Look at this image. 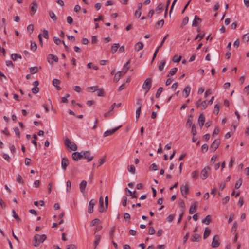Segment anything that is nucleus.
<instances>
[{"instance_id":"c85d7f7f","label":"nucleus","mask_w":249,"mask_h":249,"mask_svg":"<svg viewBox=\"0 0 249 249\" xmlns=\"http://www.w3.org/2000/svg\"><path fill=\"white\" fill-rule=\"evenodd\" d=\"M164 23V21L163 19L158 21L156 24V27L157 28H161Z\"/></svg>"},{"instance_id":"774afa93","label":"nucleus","mask_w":249,"mask_h":249,"mask_svg":"<svg viewBox=\"0 0 249 249\" xmlns=\"http://www.w3.org/2000/svg\"><path fill=\"white\" fill-rule=\"evenodd\" d=\"M76 247L75 245L71 244L68 246L67 249H76Z\"/></svg>"},{"instance_id":"72a5a7b5","label":"nucleus","mask_w":249,"mask_h":249,"mask_svg":"<svg viewBox=\"0 0 249 249\" xmlns=\"http://www.w3.org/2000/svg\"><path fill=\"white\" fill-rule=\"evenodd\" d=\"M219 109H220V104H217L214 107L213 113L215 114V115L218 114V113H219Z\"/></svg>"},{"instance_id":"423d86ee","label":"nucleus","mask_w":249,"mask_h":249,"mask_svg":"<svg viewBox=\"0 0 249 249\" xmlns=\"http://www.w3.org/2000/svg\"><path fill=\"white\" fill-rule=\"evenodd\" d=\"M83 158L86 159L88 162H89L93 160L94 156L91 155L90 152L87 151L83 152Z\"/></svg>"},{"instance_id":"aec40b11","label":"nucleus","mask_w":249,"mask_h":249,"mask_svg":"<svg viewBox=\"0 0 249 249\" xmlns=\"http://www.w3.org/2000/svg\"><path fill=\"white\" fill-rule=\"evenodd\" d=\"M32 6H31V12H32L31 14H34L37 10V4L36 1H33L32 3Z\"/></svg>"},{"instance_id":"9d476101","label":"nucleus","mask_w":249,"mask_h":249,"mask_svg":"<svg viewBox=\"0 0 249 249\" xmlns=\"http://www.w3.org/2000/svg\"><path fill=\"white\" fill-rule=\"evenodd\" d=\"M47 60L50 64H53V61L56 62H58V58L56 55L50 54L48 55Z\"/></svg>"},{"instance_id":"e433bc0d","label":"nucleus","mask_w":249,"mask_h":249,"mask_svg":"<svg viewBox=\"0 0 249 249\" xmlns=\"http://www.w3.org/2000/svg\"><path fill=\"white\" fill-rule=\"evenodd\" d=\"M97 95L98 96L103 97L104 96L105 93L103 89H98L97 90Z\"/></svg>"},{"instance_id":"7c9ffc66","label":"nucleus","mask_w":249,"mask_h":249,"mask_svg":"<svg viewBox=\"0 0 249 249\" xmlns=\"http://www.w3.org/2000/svg\"><path fill=\"white\" fill-rule=\"evenodd\" d=\"M163 5L162 4H159L158 5V6L156 8V9H155V11L157 13H160L163 10Z\"/></svg>"},{"instance_id":"4d7b16f0","label":"nucleus","mask_w":249,"mask_h":249,"mask_svg":"<svg viewBox=\"0 0 249 249\" xmlns=\"http://www.w3.org/2000/svg\"><path fill=\"white\" fill-rule=\"evenodd\" d=\"M229 199H230V197H229V196H225L224 198H223L222 199V203L223 204H227L229 202Z\"/></svg>"},{"instance_id":"5fc2aeb1","label":"nucleus","mask_w":249,"mask_h":249,"mask_svg":"<svg viewBox=\"0 0 249 249\" xmlns=\"http://www.w3.org/2000/svg\"><path fill=\"white\" fill-rule=\"evenodd\" d=\"M208 103L206 101H203L201 103V106L202 107L201 109H205L207 107Z\"/></svg>"},{"instance_id":"6e6552de","label":"nucleus","mask_w":249,"mask_h":249,"mask_svg":"<svg viewBox=\"0 0 249 249\" xmlns=\"http://www.w3.org/2000/svg\"><path fill=\"white\" fill-rule=\"evenodd\" d=\"M121 127V125L117 127L116 128H115L111 130H107L104 133L103 136L104 137H107L108 136L112 135L113 134H114L117 130H118L120 127Z\"/></svg>"},{"instance_id":"bb28decb","label":"nucleus","mask_w":249,"mask_h":249,"mask_svg":"<svg viewBox=\"0 0 249 249\" xmlns=\"http://www.w3.org/2000/svg\"><path fill=\"white\" fill-rule=\"evenodd\" d=\"M190 91H191V88L189 86H188L184 89V90L183 91V94H184L185 93L186 94L185 97H187L189 96V95L190 93Z\"/></svg>"},{"instance_id":"f257e3e1","label":"nucleus","mask_w":249,"mask_h":249,"mask_svg":"<svg viewBox=\"0 0 249 249\" xmlns=\"http://www.w3.org/2000/svg\"><path fill=\"white\" fill-rule=\"evenodd\" d=\"M46 239L45 234H36L34 237V245L36 247L38 246L40 244L43 243Z\"/></svg>"},{"instance_id":"f03ea898","label":"nucleus","mask_w":249,"mask_h":249,"mask_svg":"<svg viewBox=\"0 0 249 249\" xmlns=\"http://www.w3.org/2000/svg\"><path fill=\"white\" fill-rule=\"evenodd\" d=\"M152 86L151 78H147L144 82L142 85V89L145 90V94H146L150 89Z\"/></svg>"},{"instance_id":"0e129e2a","label":"nucleus","mask_w":249,"mask_h":249,"mask_svg":"<svg viewBox=\"0 0 249 249\" xmlns=\"http://www.w3.org/2000/svg\"><path fill=\"white\" fill-rule=\"evenodd\" d=\"M53 40L55 43L57 45L60 44L61 42V40L59 38H57L56 37H54Z\"/></svg>"},{"instance_id":"13d9d810","label":"nucleus","mask_w":249,"mask_h":249,"mask_svg":"<svg viewBox=\"0 0 249 249\" xmlns=\"http://www.w3.org/2000/svg\"><path fill=\"white\" fill-rule=\"evenodd\" d=\"M192 117L191 116H189L188 118V119H187V121L186 122V125L190 126L192 124Z\"/></svg>"},{"instance_id":"7ed1b4c3","label":"nucleus","mask_w":249,"mask_h":249,"mask_svg":"<svg viewBox=\"0 0 249 249\" xmlns=\"http://www.w3.org/2000/svg\"><path fill=\"white\" fill-rule=\"evenodd\" d=\"M64 143L68 148H70L72 151H75L77 149V146L76 143L71 142L68 138L65 139Z\"/></svg>"},{"instance_id":"c9c22d12","label":"nucleus","mask_w":249,"mask_h":249,"mask_svg":"<svg viewBox=\"0 0 249 249\" xmlns=\"http://www.w3.org/2000/svg\"><path fill=\"white\" fill-rule=\"evenodd\" d=\"M177 71H178V68L176 67L170 70L169 73L167 75V77H169L170 75H174L177 72Z\"/></svg>"},{"instance_id":"f8f14e48","label":"nucleus","mask_w":249,"mask_h":249,"mask_svg":"<svg viewBox=\"0 0 249 249\" xmlns=\"http://www.w3.org/2000/svg\"><path fill=\"white\" fill-rule=\"evenodd\" d=\"M126 73V71H118L117 72L114 77L113 81L115 82H117L119 79H120L121 77L124 75Z\"/></svg>"},{"instance_id":"ddd939ff","label":"nucleus","mask_w":249,"mask_h":249,"mask_svg":"<svg viewBox=\"0 0 249 249\" xmlns=\"http://www.w3.org/2000/svg\"><path fill=\"white\" fill-rule=\"evenodd\" d=\"M69 164V160L65 158H62L61 160V166L63 170L65 171L67 166Z\"/></svg>"},{"instance_id":"b1692460","label":"nucleus","mask_w":249,"mask_h":249,"mask_svg":"<svg viewBox=\"0 0 249 249\" xmlns=\"http://www.w3.org/2000/svg\"><path fill=\"white\" fill-rule=\"evenodd\" d=\"M200 236L198 234H195L191 238V241L192 242L198 241Z\"/></svg>"},{"instance_id":"412c9836","label":"nucleus","mask_w":249,"mask_h":249,"mask_svg":"<svg viewBox=\"0 0 249 249\" xmlns=\"http://www.w3.org/2000/svg\"><path fill=\"white\" fill-rule=\"evenodd\" d=\"M60 83V81L57 79H53V85L56 87V89L57 90H60L61 88L58 86V85Z\"/></svg>"},{"instance_id":"58836bf2","label":"nucleus","mask_w":249,"mask_h":249,"mask_svg":"<svg viewBox=\"0 0 249 249\" xmlns=\"http://www.w3.org/2000/svg\"><path fill=\"white\" fill-rule=\"evenodd\" d=\"M115 227L114 226H113L111 228L110 231H109V236L111 239L113 238L114 233L115 232Z\"/></svg>"},{"instance_id":"0eeeda50","label":"nucleus","mask_w":249,"mask_h":249,"mask_svg":"<svg viewBox=\"0 0 249 249\" xmlns=\"http://www.w3.org/2000/svg\"><path fill=\"white\" fill-rule=\"evenodd\" d=\"M220 143V141L218 139L215 140L211 144L210 146V149L213 151L214 152L218 147Z\"/></svg>"},{"instance_id":"a211bd4d","label":"nucleus","mask_w":249,"mask_h":249,"mask_svg":"<svg viewBox=\"0 0 249 249\" xmlns=\"http://www.w3.org/2000/svg\"><path fill=\"white\" fill-rule=\"evenodd\" d=\"M87 181L85 180H83L80 184L79 188L81 193H84L85 192V190L87 186Z\"/></svg>"},{"instance_id":"c03bdc74","label":"nucleus","mask_w":249,"mask_h":249,"mask_svg":"<svg viewBox=\"0 0 249 249\" xmlns=\"http://www.w3.org/2000/svg\"><path fill=\"white\" fill-rule=\"evenodd\" d=\"M12 212L13 214V217L18 221H20V218L18 216V215L16 213L15 211L14 210H13L12 211Z\"/></svg>"},{"instance_id":"1a4fd4ad","label":"nucleus","mask_w":249,"mask_h":249,"mask_svg":"<svg viewBox=\"0 0 249 249\" xmlns=\"http://www.w3.org/2000/svg\"><path fill=\"white\" fill-rule=\"evenodd\" d=\"M96 203V201L94 199H91L89 204L88 212L89 213H92L93 212L94 206Z\"/></svg>"},{"instance_id":"20e7f679","label":"nucleus","mask_w":249,"mask_h":249,"mask_svg":"<svg viewBox=\"0 0 249 249\" xmlns=\"http://www.w3.org/2000/svg\"><path fill=\"white\" fill-rule=\"evenodd\" d=\"M211 170V167L209 166L205 167L203 168L200 174V178L202 179H206L209 176V172Z\"/></svg>"},{"instance_id":"052dcab7","label":"nucleus","mask_w":249,"mask_h":249,"mask_svg":"<svg viewBox=\"0 0 249 249\" xmlns=\"http://www.w3.org/2000/svg\"><path fill=\"white\" fill-rule=\"evenodd\" d=\"M149 234L150 235H153L155 233V230L153 227H150L149 228L148 231Z\"/></svg>"},{"instance_id":"f704fd0d","label":"nucleus","mask_w":249,"mask_h":249,"mask_svg":"<svg viewBox=\"0 0 249 249\" xmlns=\"http://www.w3.org/2000/svg\"><path fill=\"white\" fill-rule=\"evenodd\" d=\"M242 183V179L240 178L236 182L235 184V188L236 189H238L240 187Z\"/></svg>"},{"instance_id":"a18cd8bd","label":"nucleus","mask_w":249,"mask_h":249,"mask_svg":"<svg viewBox=\"0 0 249 249\" xmlns=\"http://www.w3.org/2000/svg\"><path fill=\"white\" fill-rule=\"evenodd\" d=\"M100 222V219H99L98 218H95L94 219H93L91 222V223H90V226H95L96 224L98 223L99 222Z\"/></svg>"},{"instance_id":"3c124183","label":"nucleus","mask_w":249,"mask_h":249,"mask_svg":"<svg viewBox=\"0 0 249 249\" xmlns=\"http://www.w3.org/2000/svg\"><path fill=\"white\" fill-rule=\"evenodd\" d=\"M191 132H192V135L194 136H195L196 134V133H197L196 130V126H195V124H193L192 125Z\"/></svg>"},{"instance_id":"473e14b6","label":"nucleus","mask_w":249,"mask_h":249,"mask_svg":"<svg viewBox=\"0 0 249 249\" xmlns=\"http://www.w3.org/2000/svg\"><path fill=\"white\" fill-rule=\"evenodd\" d=\"M49 15L53 21H56L57 20V17L53 11H49Z\"/></svg>"},{"instance_id":"bf43d9fd","label":"nucleus","mask_w":249,"mask_h":249,"mask_svg":"<svg viewBox=\"0 0 249 249\" xmlns=\"http://www.w3.org/2000/svg\"><path fill=\"white\" fill-rule=\"evenodd\" d=\"M169 36V35L167 34L164 37V38H163L162 41L161 42L160 45L158 46L159 48H160L163 45L164 42H165V40L167 39V38L168 37V36Z\"/></svg>"},{"instance_id":"39448f33","label":"nucleus","mask_w":249,"mask_h":249,"mask_svg":"<svg viewBox=\"0 0 249 249\" xmlns=\"http://www.w3.org/2000/svg\"><path fill=\"white\" fill-rule=\"evenodd\" d=\"M189 190V186L188 184H186L185 185H181L180 187V191L182 195L186 197L187 195L188 194Z\"/></svg>"},{"instance_id":"c756f323","label":"nucleus","mask_w":249,"mask_h":249,"mask_svg":"<svg viewBox=\"0 0 249 249\" xmlns=\"http://www.w3.org/2000/svg\"><path fill=\"white\" fill-rule=\"evenodd\" d=\"M211 221V217L210 215L206 216L205 218L202 221L203 223H205L206 225H209Z\"/></svg>"},{"instance_id":"603ef678","label":"nucleus","mask_w":249,"mask_h":249,"mask_svg":"<svg viewBox=\"0 0 249 249\" xmlns=\"http://www.w3.org/2000/svg\"><path fill=\"white\" fill-rule=\"evenodd\" d=\"M141 108H138L136 110V120H138L139 118L140 114H141Z\"/></svg>"},{"instance_id":"4c0bfd02","label":"nucleus","mask_w":249,"mask_h":249,"mask_svg":"<svg viewBox=\"0 0 249 249\" xmlns=\"http://www.w3.org/2000/svg\"><path fill=\"white\" fill-rule=\"evenodd\" d=\"M128 170L132 174L135 173V167L133 165L128 166Z\"/></svg>"},{"instance_id":"f3484780","label":"nucleus","mask_w":249,"mask_h":249,"mask_svg":"<svg viewBox=\"0 0 249 249\" xmlns=\"http://www.w3.org/2000/svg\"><path fill=\"white\" fill-rule=\"evenodd\" d=\"M99 202V206L98 208L99 212V213H103L104 211V208L103 198L102 197H100Z\"/></svg>"},{"instance_id":"9b49d317","label":"nucleus","mask_w":249,"mask_h":249,"mask_svg":"<svg viewBox=\"0 0 249 249\" xmlns=\"http://www.w3.org/2000/svg\"><path fill=\"white\" fill-rule=\"evenodd\" d=\"M219 245V238L217 235H215L213 239L212 246L213 248H216L218 247Z\"/></svg>"},{"instance_id":"ea45409f","label":"nucleus","mask_w":249,"mask_h":249,"mask_svg":"<svg viewBox=\"0 0 249 249\" xmlns=\"http://www.w3.org/2000/svg\"><path fill=\"white\" fill-rule=\"evenodd\" d=\"M166 61L165 60H162L161 62V64L158 66V69L160 71H162L163 69L164 66L165 64Z\"/></svg>"},{"instance_id":"864d4df0","label":"nucleus","mask_w":249,"mask_h":249,"mask_svg":"<svg viewBox=\"0 0 249 249\" xmlns=\"http://www.w3.org/2000/svg\"><path fill=\"white\" fill-rule=\"evenodd\" d=\"M208 146L207 144H204L201 146V150L203 152H206L208 151Z\"/></svg>"},{"instance_id":"a878e982","label":"nucleus","mask_w":249,"mask_h":249,"mask_svg":"<svg viewBox=\"0 0 249 249\" xmlns=\"http://www.w3.org/2000/svg\"><path fill=\"white\" fill-rule=\"evenodd\" d=\"M210 233H211V230L208 228H205L204 235H203V238L204 239L207 238L209 236Z\"/></svg>"},{"instance_id":"a19ab883","label":"nucleus","mask_w":249,"mask_h":249,"mask_svg":"<svg viewBox=\"0 0 249 249\" xmlns=\"http://www.w3.org/2000/svg\"><path fill=\"white\" fill-rule=\"evenodd\" d=\"M162 90H163V88L162 87H160L157 91V92H156V98H159L160 95V94L161 93V92H162Z\"/></svg>"},{"instance_id":"6e6d98bb","label":"nucleus","mask_w":249,"mask_h":249,"mask_svg":"<svg viewBox=\"0 0 249 249\" xmlns=\"http://www.w3.org/2000/svg\"><path fill=\"white\" fill-rule=\"evenodd\" d=\"M67 184V191L70 192L71 189V182L70 180H68L66 182Z\"/></svg>"},{"instance_id":"cd10ccee","label":"nucleus","mask_w":249,"mask_h":249,"mask_svg":"<svg viewBox=\"0 0 249 249\" xmlns=\"http://www.w3.org/2000/svg\"><path fill=\"white\" fill-rule=\"evenodd\" d=\"M199 175V171L196 170L193 172L191 174V176L194 180H196L198 178Z\"/></svg>"},{"instance_id":"2eb2a0df","label":"nucleus","mask_w":249,"mask_h":249,"mask_svg":"<svg viewBox=\"0 0 249 249\" xmlns=\"http://www.w3.org/2000/svg\"><path fill=\"white\" fill-rule=\"evenodd\" d=\"M72 158L74 160L77 161L83 158V154L78 152H75L72 153Z\"/></svg>"},{"instance_id":"338daca9","label":"nucleus","mask_w":249,"mask_h":249,"mask_svg":"<svg viewBox=\"0 0 249 249\" xmlns=\"http://www.w3.org/2000/svg\"><path fill=\"white\" fill-rule=\"evenodd\" d=\"M2 157H3V158L5 160H6L7 161H10V158L8 154H6V153H3V155H2Z\"/></svg>"},{"instance_id":"393cba45","label":"nucleus","mask_w":249,"mask_h":249,"mask_svg":"<svg viewBox=\"0 0 249 249\" xmlns=\"http://www.w3.org/2000/svg\"><path fill=\"white\" fill-rule=\"evenodd\" d=\"M119 47V44L118 43H115L113 45L111 49V52L113 54L117 52Z\"/></svg>"},{"instance_id":"e2e57ef3","label":"nucleus","mask_w":249,"mask_h":249,"mask_svg":"<svg viewBox=\"0 0 249 249\" xmlns=\"http://www.w3.org/2000/svg\"><path fill=\"white\" fill-rule=\"evenodd\" d=\"M14 130L16 133V134L17 135V136L19 138L20 137V131H19V129H18V127H15L14 128Z\"/></svg>"},{"instance_id":"09e8293b","label":"nucleus","mask_w":249,"mask_h":249,"mask_svg":"<svg viewBox=\"0 0 249 249\" xmlns=\"http://www.w3.org/2000/svg\"><path fill=\"white\" fill-rule=\"evenodd\" d=\"M30 48L32 51H35L37 49L36 44L35 42H32L30 46Z\"/></svg>"},{"instance_id":"2f4dec72","label":"nucleus","mask_w":249,"mask_h":249,"mask_svg":"<svg viewBox=\"0 0 249 249\" xmlns=\"http://www.w3.org/2000/svg\"><path fill=\"white\" fill-rule=\"evenodd\" d=\"M11 57H12V59L14 60V61H15L18 58H19V59H21L22 58V56L21 55L19 54H17V53H13L11 55Z\"/></svg>"},{"instance_id":"69168bd1","label":"nucleus","mask_w":249,"mask_h":249,"mask_svg":"<svg viewBox=\"0 0 249 249\" xmlns=\"http://www.w3.org/2000/svg\"><path fill=\"white\" fill-rule=\"evenodd\" d=\"M43 35L44 38L48 39L49 37L48 32L47 30H44L43 31Z\"/></svg>"},{"instance_id":"dca6fc26","label":"nucleus","mask_w":249,"mask_h":249,"mask_svg":"<svg viewBox=\"0 0 249 249\" xmlns=\"http://www.w3.org/2000/svg\"><path fill=\"white\" fill-rule=\"evenodd\" d=\"M201 22V19L197 16L196 15L192 23V26L193 27H197Z\"/></svg>"},{"instance_id":"49530a36","label":"nucleus","mask_w":249,"mask_h":249,"mask_svg":"<svg viewBox=\"0 0 249 249\" xmlns=\"http://www.w3.org/2000/svg\"><path fill=\"white\" fill-rule=\"evenodd\" d=\"M27 31L30 34H32L34 31V26L32 24H30L27 27Z\"/></svg>"},{"instance_id":"79ce46f5","label":"nucleus","mask_w":249,"mask_h":249,"mask_svg":"<svg viewBox=\"0 0 249 249\" xmlns=\"http://www.w3.org/2000/svg\"><path fill=\"white\" fill-rule=\"evenodd\" d=\"M189 21V18L188 17H185L182 20V23L181 25V27H182L183 26L185 25L188 23Z\"/></svg>"},{"instance_id":"4468645a","label":"nucleus","mask_w":249,"mask_h":249,"mask_svg":"<svg viewBox=\"0 0 249 249\" xmlns=\"http://www.w3.org/2000/svg\"><path fill=\"white\" fill-rule=\"evenodd\" d=\"M198 205V202L196 201L194 202L191 206L189 209V213L191 214H193L196 211V209Z\"/></svg>"},{"instance_id":"6ab92c4d","label":"nucleus","mask_w":249,"mask_h":249,"mask_svg":"<svg viewBox=\"0 0 249 249\" xmlns=\"http://www.w3.org/2000/svg\"><path fill=\"white\" fill-rule=\"evenodd\" d=\"M198 122H199V126H200V128H201L203 127L204 124V123H205V117L203 115V114H201L199 115V117L198 118Z\"/></svg>"},{"instance_id":"5701e85b","label":"nucleus","mask_w":249,"mask_h":249,"mask_svg":"<svg viewBox=\"0 0 249 249\" xmlns=\"http://www.w3.org/2000/svg\"><path fill=\"white\" fill-rule=\"evenodd\" d=\"M100 239H101V236L100 235L97 234V235H95V240H94V249H95L96 248L97 246L99 244Z\"/></svg>"},{"instance_id":"680f3d73","label":"nucleus","mask_w":249,"mask_h":249,"mask_svg":"<svg viewBox=\"0 0 249 249\" xmlns=\"http://www.w3.org/2000/svg\"><path fill=\"white\" fill-rule=\"evenodd\" d=\"M39 89L38 87H34L32 89V91L34 94H36L38 92Z\"/></svg>"},{"instance_id":"37998d69","label":"nucleus","mask_w":249,"mask_h":249,"mask_svg":"<svg viewBox=\"0 0 249 249\" xmlns=\"http://www.w3.org/2000/svg\"><path fill=\"white\" fill-rule=\"evenodd\" d=\"M181 58V56H178L177 55H175L173 58V61L175 63L179 62Z\"/></svg>"},{"instance_id":"8fccbe9b","label":"nucleus","mask_w":249,"mask_h":249,"mask_svg":"<svg viewBox=\"0 0 249 249\" xmlns=\"http://www.w3.org/2000/svg\"><path fill=\"white\" fill-rule=\"evenodd\" d=\"M30 70L32 74H35L37 72V68L36 67H31Z\"/></svg>"},{"instance_id":"4be33fe9","label":"nucleus","mask_w":249,"mask_h":249,"mask_svg":"<svg viewBox=\"0 0 249 249\" xmlns=\"http://www.w3.org/2000/svg\"><path fill=\"white\" fill-rule=\"evenodd\" d=\"M143 48V44L142 43L139 42L136 44L135 46V49L137 51H139L142 50Z\"/></svg>"},{"instance_id":"de8ad7c7","label":"nucleus","mask_w":249,"mask_h":249,"mask_svg":"<svg viewBox=\"0 0 249 249\" xmlns=\"http://www.w3.org/2000/svg\"><path fill=\"white\" fill-rule=\"evenodd\" d=\"M130 64V60L126 62L124 66V70L123 71H126V73L129 69V65Z\"/></svg>"}]
</instances>
